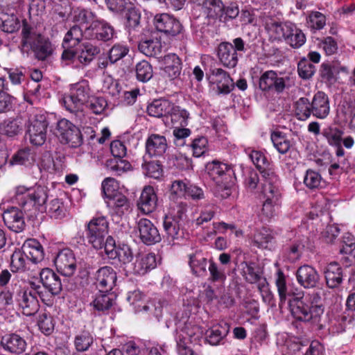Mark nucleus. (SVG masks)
I'll list each match as a JSON object with an SVG mask.
<instances>
[{
  "label": "nucleus",
  "instance_id": "f257e3e1",
  "mask_svg": "<svg viewBox=\"0 0 355 355\" xmlns=\"http://www.w3.org/2000/svg\"><path fill=\"white\" fill-rule=\"evenodd\" d=\"M330 112L328 96L323 92H318L310 101L301 97L294 103V113L298 120L306 121L312 114L319 119H326Z\"/></svg>",
  "mask_w": 355,
  "mask_h": 355
},
{
  "label": "nucleus",
  "instance_id": "f03ea898",
  "mask_svg": "<svg viewBox=\"0 0 355 355\" xmlns=\"http://www.w3.org/2000/svg\"><path fill=\"white\" fill-rule=\"evenodd\" d=\"M89 85L87 80H82L72 85L69 96L63 98L65 108L73 114L77 121H82L85 118L84 105L89 98Z\"/></svg>",
  "mask_w": 355,
  "mask_h": 355
},
{
  "label": "nucleus",
  "instance_id": "7ed1b4c3",
  "mask_svg": "<svg viewBox=\"0 0 355 355\" xmlns=\"http://www.w3.org/2000/svg\"><path fill=\"white\" fill-rule=\"evenodd\" d=\"M288 304L293 317L302 322H317L324 313L322 304H310L304 297H293Z\"/></svg>",
  "mask_w": 355,
  "mask_h": 355
},
{
  "label": "nucleus",
  "instance_id": "20e7f679",
  "mask_svg": "<svg viewBox=\"0 0 355 355\" xmlns=\"http://www.w3.org/2000/svg\"><path fill=\"white\" fill-rule=\"evenodd\" d=\"M15 197L17 203L24 209V211H31L33 207L45 204L48 198L47 188L42 186H35L32 188L19 186L15 189Z\"/></svg>",
  "mask_w": 355,
  "mask_h": 355
},
{
  "label": "nucleus",
  "instance_id": "39448f33",
  "mask_svg": "<svg viewBox=\"0 0 355 355\" xmlns=\"http://www.w3.org/2000/svg\"><path fill=\"white\" fill-rule=\"evenodd\" d=\"M31 288L33 291L21 289L15 295V302L21 310L24 315L32 316L35 315L40 309V304L36 295H38L42 301L45 300V295L42 291V287L35 283H31Z\"/></svg>",
  "mask_w": 355,
  "mask_h": 355
},
{
  "label": "nucleus",
  "instance_id": "423d86ee",
  "mask_svg": "<svg viewBox=\"0 0 355 355\" xmlns=\"http://www.w3.org/2000/svg\"><path fill=\"white\" fill-rule=\"evenodd\" d=\"M246 51L243 40L236 37L232 40V43L221 42L218 47V56L224 67L232 69L237 65L239 56H241Z\"/></svg>",
  "mask_w": 355,
  "mask_h": 355
},
{
  "label": "nucleus",
  "instance_id": "0eeeda50",
  "mask_svg": "<svg viewBox=\"0 0 355 355\" xmlns=\"http://www.w3.org/2000/svg\"><path fill=\"white\" fill-rule=\"evenodd\" d=\"M48 122L44 114L36 112L31 114L27 125L26 136L35 146H42L46 139Z\"/></svg>",
  "mask_w": 355,
  "mask_h": 355
},
{
  "label": "nucleus",
  "instance_id": "6e6552de",
  "mask_svg": "<svg viewBox=\"0 0 355 355\" xmlns=\"http://www.w3.org/2000/svg\"><path fill=\"white\" fill-rule=\"evenodd\" d=\"M259 88L262 91H274L277 94L282 93L285 89H289L295 85V80L292 77L280 76L272 70L263 73L259 78Z\"/></svg>",
  "mask_w": 355,
  "mask_h": 355
},
{
  "label": "nucleus",
  "instance_id": "1a4fd4ad",
  "mask_svg": "<svg viewBox=\"0 0 355 355\" xmlns=\"http://www.w3.org/2000/svg\"><path fill=\"white\" fill-rule=\"evenodd\" d=\"M108 234V222L105 216L93 218L87 225L86 237L96 249H102Z\"/></svg>",
  "mask_w": 355,
  "mask_h": 355
},
{
  "label": "nucleus",
  "instance_id": "9d476101",
  "mask_svg": "<svg viewBox=\"0 0 355 355\" xmlns=\"http://www.w3.org/2000/svg\"><path fill=\"white\" fill-rule=\"evenodd\" d=\"M153 24L155 28L168 37L184 38V28L180 21L173 16L167 14H157L155 16Z\"/></svg>",
  "mask_w": 355,
  "mask_h": 355
},
{
  "label": "nucleus",
  "instance_id": "9b49d317",
  "mask_svg": "<svg viewBox=\"0 0 355 355\" xmlns=\"http://www.w3.org/2000/svg\"><path fill=\"white\" fill-rule=\"evenodd\" d=\"M56 134L62 143L68 144L71 148L78 147L83 143L80 130L65 119L58 122Z\"/></svg>",
  "mask_w": 355,
  "mask_h": 355
},
{
  "label": "nucleus",
  "instance_id": "f8f14e48",
  "mask_svg": "<svg viewBox=\"0 0 355 355\" xmlns=\"http://www.w3.org/2000/svg\"><path fill=\"white\" fill-rule=\"evenodd\" d=\"M206 170L209 177L219 186L226 187L232 182L234 175V171L230 166L217 161L208 163Z\"/></svg>",
  "mask_w": 355,
  "mask_h": 355
},
{
  "label": "nucleus",
  "instance_id": "ddd939ff",
  "mask_svg": "<svg viewBox=\"0 0 355 355\" xmlns=\"http://www.w3.org/2000/svg\"><path fill=\"white\" fill-rule=\"evenodd\" d=\"M295 277L297 283L306 289L316 288L320 282L318 270L309 264L300 266L296 270Z\"/></svg>",
  "mask_w": 355,
  "mask_h": 355
},
{
  "label": "nucleus",
  "instance_id": "4468645a",
  "mask_svg": "<svg viewBox=\"0 0 355 355\" xmlns=\"http://www.w3.org/2000/svg\"><path fill=\"white\" fill-rule=\"evenodd\" d=\"M116 273L110 266H103L94 274V284L101 293L111 291L116 281Z\"/></svg>",
  "mask_w": 355,
  "mask_h": 355
},
{
  "label": "nucleus",
  "instance_id": "2eb2a0df",
  "mask_svg": "<svg viewBox=\"0 0 355 355\" xmlns=\"http://www.w3.org/2000/svg\"><path fill=\"white\" fill-rule=\"evenodd\" d=\"M55 265L62 275H73L76 270V259L72 250L65 248L60 251L55 259Z\"/></svg>",
  "mask_w": 355,
  "mask_h": 355
},
{
  "label": "nucleus",
  "instance_id": "dca6fc26",
  "mask_svg": "<svg viewBox=\"0 0 355 355\" xmlns=\"http://www.w3.org/2000/svg\"><path fill=\"white\" fill-rule=\"evenodd\" d=\"M141 241L146 245H153L161 241L157 228L147 218H141L137 225Z\"/></svg>",
  "mask_w": 355,
  "mask_h": 355
},
{
  "label": "nucleus",
  "instance_id": "f3484780",
  "mask_svg": "<svg viewBox=\"0 0 355 355\" xmlns=\"http://www.w3.org/2000/svg\"><path fill=\"white\" fill-rule=\"evenodd\" d=\"M85 34L90 39L108 41L113 37L114 29L107 23L97 19L92 25L85 27Z\"/></svg>",
  "mask_w": 355,
  "mask_h": 355
},
{
  "label": "nucleus",
  "instance_id": "a211bd4d",
  "mask_svg": "<svg viewBox=\"0 0 355 355\" xmlns=\"http://www.w3.org/2000/svg\"><path fill=\"white\" fill-rule=\"evenodd\" d=\"M209 80L211 83L216 85L218 94H229L234 88L233 80L228 73L220 68L211 69Z\"/></svg>",
  "mask_w": 355,
  "mask_h": 355
},
{
  "label": "nucleus",
  "instance_id": "6ab92c4d",
  "mask_svg": "<svg viewBox=\"0 0 355 355\" xmlns=\"http://www.w3.org/2000/svg\"><path fill=\"white\" fill-rule=\"evenodd\" d=\"M262 193L264 200L273 202L275 205H281L282 194L279 188L278 180L273 173L265 178Z\"/></svg>",
  "mask_w": 355,
  "mask_h": 355
},
{
  "label": "nucleus",
  "instance_id": "aec40b11",
  "mask_svg": "<svg viewBox=\"0 0 355 355\" xmlns=\"http://www.w3.org/2000/svg\"><path fill=\"white\" fill-rule=\"evenodd\" d=\"M3 219L8 229L15 232H21L25 227L23 213L17 207H11L3 214Z\"/></svg>",
  "mask_w": 355,
  "mask_h": 355
},
{
  "label": "nucleus",
  "instance_id": "412c9836",
  "mask_svg": "<svg viewBox=\"0 0 355 355\" xmlns=\"http://www.w3.org/2000/svg\"><path fill=\"white\" fill-rule=\"evenodd\" d=\"M157 198L151 186H146L137 202L139 209L144 214L152 213L157 207Z\"/></svg>",
  "mask_w": 355,
  "mask_h": 355
},
{
  "label": "nucleus",
  "instance_id": "4be33fe9",
  "mask_svg": "<svg viewBox=\"0 0 355 355\" xmlns=\"http://www.w3.org/2000/svg\"><path fill=\"white\" fill-rule=\"evenodd\" d=\"M40 281L43 286L51 295H58L62 291V283L60 277L49 268H43L40 272Z\"/></svg>",
  "mask_w": 355,
  "mask_h": 355
},
{
  "label": "nucleus",
  "instance_id": "5701e85b",
  "mask_svg": "<svg viewBox=\"0 0 355 355\" xmlns=\"http://www.w3.org/2000/svg\"><path fill=\"white\" fill-rule=\"evenodd\" d=\"M1 345L3 348L13 354H22L26 348V340L16 334H6L2 337Z\"/></svg>",
  "mask_w": 355,
  "mask_h": 355
},
{
  "label": "nucleus",
  "instance_id": "b1692460",
  "mask_svg": "<svg viewBox=\"0 0 355 355\" xmlns=\"http://www.w3.org/2000/svg\"><path fill=\"white\" fill-rule=\"evenodd\" d=\"M168 145L165 137L153 134L146 140V150L150 157H159L163 155Z\"/></svg>",
  "mask_w": 355,
  "mask_h": 355
},
{
  "label": "nucleus",
  "instance_id": "393cba45",
  "mask_svg": "<svg viewBox=\"0 0 355 355\" xmlns=\"http://www.w3.org/2000/svg\"><path fill=\"white\" fill-rule=\"evenodd\" d=\"M157 266V258L155 253L150 252L137 257L133 263V273L144 275Z\"/></svg>",
  "mask_w": 355,
  "mask_h": 355
},
{
  "label": "nucleus",
  "instance_id": "a878e982",
  "mask_svg": "<svg viewBox=\"0 0 355 355\" xmlns=\"http://www.w3.org/2000/svg\"><path fill=\"white\" fill-rule=\"evenodd\" d=\"M184 223L172 217V214L164 217L163 226L169 243L183 236L182 228Z\"/></svg>",
  "mask_w": 355,
  "mask_h": 355
},
{
  "label": "nucleus",
  "instance_id": "bb28decb",
  "mask_svg": "<svg viewBox=\"0 0 355 355\" xmlns=\"http://www.w3.org/2000/svg\"><path fill=\"white\" fill-rule=\"evenodd\" d=\"M41 41V35L28 24L24 23L21 31V50L28 53Z\"/></svg>",
  "mask_w": 355,
  "mask_h": 355
},
{
  "label": "nucleus",
  "instance_id": "cd10ccee",
  "mask_svg": "<svg viewBox=\"0 0 355 355\" xmlns=\"http://www.w3.org/2000/svg\"><path fill=\"white\" fill-rule=\"evenodd\" d=\"M253 243L259 248H271L275 243L274 232L266 227L257 230L253 236Z\"/></svg>",
  "mask_w": 355,
  "mask_h": 355
},
{
  "label": "nucleus",
  "instance_id": "c85d7f7f",
  "mask_svg": "<svg viewBox=\"0 0 355 355\" xmlns=\"http://www.w3.org/2000/svg\"><path fill=\"white\" fill-rule=\"evenodd\" d=\"M189 264L192 272L196 276H205L207 274V259L201 250L189 254Z\"/></svg>",
  "mask_w": 355,
  "mask_h": 355
},
{
  "label": "nucleus",
  "instance_id": "c756f323",
  "mask_svg": "<svg viewBox=\"0 0 355 355\" xmlns=\"http://www.w3.org/2000/svg\"><path fill=\"white\" fill-rule=\"evenodd\" d=\"M106 203L112 212L119 216L128 214L130 211V201L121 193L107 200Z\"/></svg>",
  "mask_w": 355,
  "mask_h": 355
},
{
  "label": "nucleus",
  "instance_id": "7c9ffc66",
  "mask_svg": "<svg viewBox=\"0 0 355 355\" xmlns=\"http://www.w3.org/2000/svg\"><path fill=\"white\" fill-rule=\"evenodd\" d=\"M241 275L250 284H254L261 280V275L256 268L254 262L248 261L244 257L240 263H236Z\"/></svg>",
  "mask_w": 355,
  "mask_h": 355
},
{
  "label": "nucleus",
  "instance_id": "2f4dec72",
  "mask_svg": "<svg viewBox=\"0 0 355 355\" xmlns=\"http://www.w3.org/2000/svg\"><path fill=\"white\" fill-rule=\"evenodd\" d=\"M173 109V103L166 99H156L150 103L147 107L148 114L153 117L160 118L168 116L170 111Z\"/></svg>",
  "mask_w": 355,
  "mask_h": 355
},
{
  "label": "nucleus",
  "instance_id": "473e14b6",
  "mask_svg": "<svg viewBox=\"0 0 355 355\" xmlns=\"http://www.w3.org/2000/svg\"><path fill=\"white\" fill-rule=\"evenodd\" d=\"M164 75L170 79H175L180 74L182 67L179 57L175 54H168L164 58Z\"/></svg>",
  "mask_w": 355,
  "mask_h": 355
},
{
  "label": "nucleus",
  "instance_id": "72a5a7b5",
  "mask_svg": "<svg viewBox=\"0 0 355 355\" xmlns=\"http://www.w3.org/2000/svg\"><path fill=\"white\" fill-rule=\"evenodd\" d=\"M28 259L33 263H39L43 260L44 253L42 245L36 240L27 241L22 246Z\"/></svg>",
  "mask_w": 355,
  "mask_h": 355
},
{
  "label": "nucleus",
  "instance_id": "f704fd0d",
  "mask_svg": "<svg viewBox=\"0 0 355 355\" xmlns=\"http://www.w3.org/2000/svg\"><path fill=\"white\" fill-rule=\"evenodd\" d=\"M324 275L327 284L329 288H336L342 282V268L336 262H331L327 265Z\"/></svg>",
  "mask_w": 355,
  "mask_h": 355
},
{
  "label": "nucleus",
  "instance_id": "c9c22d12",
  "mask_svg": "<svg viewBox=\"0 0 355 355\" xmlns=\"http://www.w3.org/2000/svg\"><path fill=\"white\" fill-rule=\"evenodd\" d=\"M21 118H9L0 123V133L8 137H15L22 130Z\"/></svg>",
  "mask_w": 355,
  "mask_h": 355
},
{
  "label": "nucleus",
  "instance_id": "e433bc0d",
  "mask_svg": "<svg viewBox=\"0 0 355 355\" xmlns=\"http://www.w3.org/2000/svg\"><path fill=\"white\" fill-rule=\"evenodd\" d=\"M28 260L23 250H15L10 257L11 271L13 272H25L28 268Z\"/></svg>",
  "mask_w": 355,
  "mask_h": 355
},
{
  "label": "nucleus",
  "instance_id": "4c0bfd02",
  "mask_svg": "<svg viewBox=\"0 0 355 355\" xmlns=\"http://www.w3.org/2000/svg\"><path fill=\"white\" fill-rule=\"evenodd\" d=\"M248 156L257 168L260 171L264 178L270 176L272 172L267 169L269 167V162L266 155L259 150H252Z\"/></svg>",
  "mask_w": 355,
  "mask_h": 355
},
{
  "label": "nucleus",
  "instance_id": "58836bf2",
  "mask_svg": "<svg viewBox=\"0 0 355 355\" xmlns=\"http://www.w3.org/2000/svg\"><path fill=\"white\" fill-rule=\"evenodd\" d=\"M144 297L143 293L139 291L135 290L132 292L128 293L127 296V300L130 302V304L135 306V311L139 312L141 311H151L154 314L157 315V309L155 308V311H153V305L152 303H148L147 304H144L142 302V299Z\"/></svg>",
  "mask_w": 355,
  "mask_h": 355
},
{
  "label": "nucleus",
  "instance_id": "ea45409f",
  "mask_svg": "<svg viewBox=\"0 0 355 355\" xmlns=\"http://www.w3.org/2000/svg\"><path fill=\"white\" fill-rule=\"evenodd\" d=\"M83 38V31L79 25H74L65 34L62 46L64 49H71L80 44Z\"/></svg>",
  "mask_w": 355,
  "mask_h": 355
},
{
  "label": "nucleus",
  "instance_id": "a19ab883",
  "mask_svg": "<svg viewBox=\"0 0 355 355\" xmlns=\"http://www.w3.org/2000/svg\"><path fill=\"white\" fill-rule=\"evenodd\" d=\"M35 162V154L29 148L18 150L10 161L11 165L18 164L25 166H32Z\"/></svg>",
  "mask_w": 355,
  "mask_h": 355
},
{
  "label": "nucleus",
  "instance_id": "79ce46f5",
  "mask_svg": "<svg viewBox=\"0 0 355 355\" xmlns=\"http://www.w3.org/2000/svg\"><path fill=\"white\" fill-rule=\"evenodd\" d=\"M100 53V49L89 42L82 44V48L77 55L78 61L84 65L89 64L94 57Z\"/></svg>",
  "mask_w": 355,
  "mask_h": 355
},
{
  "label": "nucleus",
  "instance_id": "37998d69",
  "mask_svg": "<svg viewBox=\"0 0 355 355\" xmlns=\"http://www.w3.org/2000/svg\"><path fill=\"white\" fill-rule=\"evenodd\" d=\"M106 168L116 175H121L132 170V166L128 161L122 158L108 159L105 162Z\"/></svg>",
  "mask_w": 355,
  "mask_h": 355
},
{
  "label": "nucleus",
  "instance_id": "c03bdc74",
  "mask_svg": "<svg viewBox=\"0 0 355 355\" xmlns=\"http://www.w3.org/2000/svg\"><path fill=\"white\" fill-rule=\"evenodd\" d=\"M352 317L342 313L336 315L330 320L329 330L332 334H340L345 331L347 325L352 322Z\"/></svg>",
  "mask_w": 355,
  "mask_h": 355
},
{
  "label": "nucleus",
  "instance_id": "a18cd8bd",
  "mask_svg": "<svg viewBox=\"0 0 355 355\" xmlns=\"http://www.w3.org/2000/svg\"><path fill=\"white\" fill-rule=\"evenodd\" d=\"M125 26L129 31L136 30L140 24L141 13L139 9L130 4L125 10Z\"/></svg>",
  "mask_w": 355,
  "mask_h": 355
},
{
  "label": "nucleus",
  "instance_id": "49530a36",
  "mask_svg": "<svg viewBox=\"0 0 355 355\" xmlns=\"http://www.w3.org/2000/svg\"><path fill=\"white\" fill-rule=\"evenodd\" d=\"M94 338L88 331H83L76 336L74 345L77 351L85 352L93 345Z\"/></svg>",
  "mask_w": 355,
  "mask_h": 355
},
{
  "label": "nucleus",
  "instance_id": "de8ad7c7",
  "mask_svg": "<svg viewBox=\"0 0 355 355\" xmlns=\"http://www.w3.org/2000/svg\"><path fill=\"white\" fill-rule=\"evenodd\" d=\"M0 20V28L5 33H12L20 28V22L14 15H3Z\"/></svg>",
  "mask_w": 355,
  "mask_h": 355
},
{
  "label": "nucleus",
  "instance_id": "09e8293b",
  "mask_svg": "<svg viewBox=\"0 0 355 355\" xmlns=\"http://www.w3.org/2000/svg\"><path fill=\"white\" fill-rule=\"evenodd\" d=\"M199 331L198 327H187L185 329L180 330L177 335L176 342L177 348H178V341L180 339L182 343L185 345H188L189 342L192 343L196 341L199 338L197 332Z\"/></svg>",
  "mask_w": 355,
  "mask_h": 355
},
{
  "label": "nucleus",
  "instance_id": "8fccbe9b",
  "mask_svg": "<svg viewBox=\"0 0 355 355\" xmlns=\"http://www.w3.org/2000/svg\"><path fill=\"white\" fill-rule=\"evenodd\" d=\"M168 116L171 117V121L173 125H180L182 127L187 125L189 114L186 110L173 104V109L169 112Z\"/></svg>",
  "mask_w": 355,
  "mask_h": 355
},
{
  "label": "nucleus",
  "instance_id": "3c124183",
  "mask_svg": "<svg viewBox=\"0 0 355 355\" xmlns=\"http://www.w3.org/2000/svg\"><path fill=\"white\" fill-rule=\"evenodd\" d=\"M86 107L94 114H102L107 107V101L103 97L92 96L85 103Z\"/></svg>",
  "mask_w": 355,
  "mask_h": 355
},
{
  "label": "nucleus",
  "instance_id": "603ef678",
  "mask_svg": "<svg viewBox=\"0 0 355 355\" xmlns=\"http://www.w3.org/2000/svg\"><path fill=\"white\" fill-rule=\"evenodd\" d=\"M96 19L94 14L87 10L78 8L73 12V21L79 25H92Z\"/></svg>",
  "mask_w": 355,
  "mask_h": 355
},
{
  "label": "nucleus",
  "instance_id": "864d4df0",
  "mask_svg": "<svg viewBox=\"0 0 355 355\" xmlns=\"http://www.w3.org/2000/svg\"><path fill=\"white\" fill-rule=\"evenodd\" d=\"M139 49L147 56H156L161 53L162 46L157 40H147L140 42Z\"/></svg>",
  "mask_w": 355,
  "mask_h": 355
},
{
  "label": "nucleus",
  "instance_id": "5fc2aeb1",
  "mask_svg": "<svg viewBox=\"0 0 355 355\" xmlns=\"http://www.w3.org/2000/svg\"><path fill=\"white\" fill-rule=\"evenodd\" d=\"M136 75L138 80L148 82L153 76L152 66L146 60L139 62L136 65Z\"/></svg>",
  "mask_w": 355,
  "mask_h": 355
},
{
  "label": "nucleus",
  "instance_id": "6e6d98bb",
  "mask_svg": "<svg viewBox=\"0 0 355 355\" xmlns=\"http://www.w3.org/2000/svg\"><path fill=\"white\" fill-rule=\"evenodd\" d=\"M275 284L279 297V306H283L286 302L288 295V290L286 282V277L281 270H278L276 273Z\"/></svg>",
  "mask_w": 355,
  "mask_h": 355
},
{
  "label": "nucleus",
  "instance_id": "4d7b16f0",
  "mask_svg": "<svg viewBox=\"0 0 355 355\" xmlns=\"http://www.w3.org/2000/svg\"><path fill=\"white\" fill-rule=\"evenodd\" d=\"M271 141L274 147L281 154H285L291 148V141L280 132H273L271 135Z\"/></svg>",
  "mask_w": 355,
  "mask_h": 355
},
{
  "label": "nucleus",
  "instance_id": "13d9d810",
  "mask_svg": "<svg viewBox=\"0 0 355 355\" xmlns=\"http://www.w3.org/2000/svg\"><path fill=\"white\" fill-rule=\"evenodd\" d=\"M322 178L321 175L313 170L306 171L304 177V184L310 189H315L322 187Z\"/></svg>",
  "mask_w": 355,
  "mask_h": 355
},
{
  "label": "nucleus",
  "instance_id": "bf43d9fd",
  "mask_svg": "<svg viewBox=\"0 0 355 355\" xmlns=\"http://www.w3.org/2000/svg\"><path fill=\"white\" fill-rule=\"evenodd\" d=\"M343 135V132L338 128L328 127L322 131V135L331 146L339 145L341 143Z\"/></svg>",
  "mask_w": 355,
  "mask_h": 355
},
{
  "label": "nucleus",
  "instance_id": "052dcab7",
  "mask_svg": "<svg viewBox=\"0 0 355 355\" xmlns=\"http://www.w3.org/2000/svg\"><path fill=\"white\" fill-rule=\"evenodd\" d=\"M307 25L312 30H321L326 25V17L320 12L313 11L309 15Z\"/></svg>",
  "mask_w": 355,
  "mask_h": 355
},
{
  "label": "nucleus",
  "instance_id": "680f3d73",
  "mask_svg": "<svg viewBox=\"0 0 355 355\" xmlns=\"http://www.w3.org/2000/svg\"><path fill=\"white\" fill-rule=\"evenodd\" d=\"M297 72L300 78L307 80L314 75L315 67L307 58H304L298 62Z\"/></svg>",
  "mask_w": 355,
  "mask_h": 355
},
{
  "label": "nucleus",
  "instance_id": "e2e57ef3",
  "mask_svg": "<svg viewBox=\"0 0 355 355\" xmlns=\"http://www.w3.org/2000/svg\"><path fill=\"white\" fill-rule=\"evenodd\" d=\"M227 332L223 327H213L207 332V340L211 345H217L227 336Z\"/></svg>",
  "mask_w": 355,
  "mask_h": 355
},
{
  "label": "nucleus",
  "instance_id": "0e129e2a",
  "mask_svg": "<svg viewBox=\"0 0 355 355\" xmlns=\"http://www.w3.org/2000/svg\"><path fill=\"white\" fill-rule=\"evenodd\" d=\"M129 52V48L124 44H116L109 51L108 58L114 64L124 58Z\"/></svg>",
  "mask_w": 355,
  "mask_h": 355
},
{
  "label": "nucleus",
  "instance_id": "69168bd1",
  "mask_svg": "<svg viewBox=\"0 0 355 355\" xmlns=\"http://www.w3.org/2000/svg\"><path fill=\"white\" fill-rule=\"evenodd\" d=\"M102 191L107 200L114 197L118 192L119 184L117 181L113 178H105L101 184Z\"/></svg>",
  "mask_w": 355,
  "mask_h": 355
},
{
  "label": "nucleus",
  "instance_id": "338daca9",
  "mask_svg": "<svg viewBox=\"0 0 355 355\" xmlns=\"http://www.w3.org/2000/svg\"><path fill=\"white\" fill-rule=\"evenodd\" d=\"M114 303V299L112 295L101 294L95 297L92 304L95 309L99 311L108 310Z\"/></svg>",
  "mask_w": 355,
  "mask_h": 355
},
{
  "label": "nucleus",
  "instance_id": "774afa93",
  "mask_svg": "<svg viewBox=\"0 0 355 355\" xmlns=\"http://www.w3.org/2000/svg\"><path fill=\"white\" fill-rule=\"evenodd\" d=\"M32 51L37 59L44 60L51 55L53 49L49 42L41 40Z\"/></svg>",
  "mask_w": 355,
  "mask_h": 355
}]
</instances>
